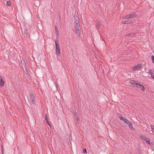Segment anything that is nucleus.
Here are the masks:
<instances>
[{
  "instance_id": "obj_1",
  "label": "nucleus",
  "mask_w": 154,
  "mask_h": 154,
  "mask_svg": "<svg viewBox=\"0 0 154 154\" xmlns=\"http://www.w3.org/2000/svg\"><path fill=\"white\" fill-rule=\"evenodd\" d=\"M58 40H55V44L56 46V52L57 55H60V46L58 44Z\"/></svg>"
},
{
  "instance_id": "obj_2",
  "label": "nucleus",
  "mask_w": 154,
  "mask_h": 154,
  "mask_svg": "<svg viewBox=\"0 0 154 154\" xmlns=\"http://www.w3.org/2000/svg\"><path fill=\"white\" fill-rule=\"evenodd\" d=\"M29 95L30 96V99L32 101V104H35V97L33 94L32 93H30Z\"/></svg>"
},
{
  "instance_id": "obj_3",
  "label": "nucleus",
  "mask_w": 154,
  "mask_h": 154,
  "mask_svg": "<svg viewBox=\"0 0 154 154\" xmlns=\"http://www.w3.org/2000/svg\"><path fill=\"white\" fill-rule=\"evenodd\" d=\"M75 33L78 37H79L80 35V32L79 28L77 26L75 27Z\"/></svg>"
},
{
  "instance_id": "obj_4",
  "label": "nucleus",
  "mask_w": 154,
  "mask_h": 154,
  "mask_svg": "<svg viewBox=\"0 0 154 154\" xmlns=\"http://www.w3.org/2000/svg\"><path fill=\"white\" fill-rule=\"evenodd\" d=\"M141 66V64H138L137 65H135L132 68L133 70H137L139 69Z\"/></svg>"
},
{
  "instance_id": "obj_5",
  "label": "nucleus",
  "mask_w": 154,
  "mask_h": 154,
  "mask_svg": "<svg viewBox=\"0 0 154 154\" xmlns=\"http://www.w3.org/2000/svg\"><path fill=\"white\" fill-rule=\"evenodd\" d=\"M136 87H137L140 88V89L143 91H145V87L141 85L139 83H137Z\"/></svg>"
},
{
  "instance_id": "obj_6",
  "label": "nucleus",
  "mask_w": 154,
  "mask_h": 154,
  "mask_svg": "<svg viewBox=\"0 0 154 154\" xmlns=\"http://www.w3.org/2000/svg\"><path fill=\"white\" fill-rule=\"evenodd\" d=\"M24 34L26 36V37L27 38H29L30 35L28 33V29H24Z\"/></svg>"
},
{
  "instance_id": "obj_7",
  "label": "nucleus",
  "mask_w": 154,
  "mask_h": 154,
  "mask_svg": "<svg viewBox=\"0 0 154 154\" xmlns=\"http://www.w3.org/2000/svg\"><path fill=\"white\" fill-rule=\"evenodd\" d=\"M128 126L129 128L131 130H135V129L133 127V125L132 123L131 122H128Z\"/></svg>"
},
{
  "instance_id": "obj_8",
  "label": "nucleus",
  "mask_w": 154,
  "mask_h": 154,
  "mask_svg": "<svg viewBox=\"0 0 154 154\" xmlns=\"http://www.w3.org/2000/svg\"><path fill=\"white\" fill-rule=\"evenodd\" d=\"M21 66L23 69L24 67L25 68V70H26V63L24 61H21Z\"/></svg>"
},
{
  "instance_id": "obj_9",
  "label": "nucleus",
  "mask_w": 154,
  "mask_h": 154,
  "mask_svg": "<svg viewBox=\"0 0 154 154\" xmlns=\"http://www.w3.org/2000/svg\"><path fill=\"white\" fill-rule=\"evenodd\" d=\"M0 79V87H2L5 84V82L2 77H1Z\"/></svg>"
},
{
  "instance_id": "obj_10",
  "label": "nucleus",
  "mask_w": 154,
  "mask_h": 154,
  "mask_svg": "<svg viewBox=\"0 0 154 154\" xmlns=\"http://www.w3.org/2000/svg\"><path fill=\"white\" fill-rule=\"evenodd\" d=\"M129 15L130 16L129 17H130V18L136 17L137 15V14L136 13H134L129 14Z\"/></svg>"
},
{
  "instance_id": "obj_11",
  "label": "nucleus",
  "mask_w": 154,
  "mask_h": 154,
  "mask_svg": "<svg viewBox=\"0 0 154 154\" xmlns=\"http://www.w3.org/2000/svg\"><path fill=\"white\" fill-rule=\"evenodd\" d=\"M129 82L131 84V85H133L134 86H135V85H136V86L137 85V83H136L135 81L134 80H130L129 81Z\"/></svg>"
},
{
  "instance_id": "obj_12",
  "label": "nucleus",
  "mask_w": 154,
  "mask_h": 154,
  "mask_svg": "<svg viewBox=\"0 0 154 154\" xmlns=\"http://www.w3.org/2000/svg\"><path fill=\"white\" fill-rule=\"evenodd\" d=\"M96 26L97 30L100 29L101 28L100 24L99 22L97 23Z\"/></svg>"
},
{
  "instance_id": "obj_13",
  "label": "nucleus",
  "mask_w": 154,
  "mask_h": 154,
  "mask_svg": "<svg viewBox=\"0 0 154 154\" xmlns=\"http://www.w3.org/2000/svg\"><path fill=\"white\" fill-rule=\"evenodd\" d=\"M140 137L143 140L146 141L147 139L146 137H145L144 135H141L140 136Z\"/></svg>"
},
{
  "instance_id": "obj_14",
  "label": "nucleus",
  "mask_w": 154,
  "mask_h": 154,
  "mask_svg": "<svg viewBox=\"0 0 154 154\" xmlns=\"http://www.w3.org/2000/svg\"><path fill=\"white\" fill-rule=\"evenodd\" d=\"M124 120H123V121L126 124H128V122H130L129 120H128L127 119H126L125 117L124 118Z\"/></svg>"
},
{
  "instance_id": "obj_15",
  "label": "nucleus",
  "mask_w": 154,
  "mask_h": 154,
  "mask_svg": "<svg viewBox=\"0 0 154 154\" xmlns=\"http://www.w3.org/2000/svg\"><path fill=\"white\" fill-rule=\"evenodd\" d=\"M148 73L150 74L151 75H153L154 73V70L152 71L151 69H149V72H148Z\"/></svg>"
},
{
  "instance_id": "obj_16",
  "label": "nucleus",
  "mask_w": 154,
  "mask_h": 154,
  "mask_svg": "<svg viewBox=\"0 0 154 154\" xmlns=\"http://www.w3.org/2000/svg\"><path fill=\"white\" fill-rule=\"evenodd\" d=\"M135 35V33H132L128 34L127 35L128 36H133Z\"/></svg>"
},
{
  "instance_id": "obj_17",
  "label": "nucleus",
  "mask_w": 154,
  "mask_h": 154,
  "mask_svg": "<svg viewBox=\"0 0 154 154\" xmlns=\"http://www.w3.org/2000/svg\"><path fill=\"white\" fill-rule=\"evenodd\" d=\"M147 143L148 144H149L150 145H152V143H150V140L149 139H147L146 140V141Z\"/></svg>"
},
{
  "instance_id": "obj_18",
  "label": "nucleus",
  "mask_w": 154,
  "mask_h": 154,
  "mask_svg": "<svg viewBox=\"0 0 154 154\" xmlns=\"http://www.w3.org/2000/svg\"><path fill=\"white\" fill-rule=\"evenodd\" d=\"M127 24H131L133 23V21L131 20H127L126 21Z\"/></svg>"
},
{
  "instance_id": "obj_19",
  "label": "nucleus",
  "mask_w": 154,
  "mask_h": 154,
  "mask_svg": "<svg viewBox=\"0 0 154 154\" xmlns=\"http://www.w3.org/2000/svg\"><path fill=\"white\" fill-rule=\"evenodd\" d=\"M150 127L151 129V130L154 133V126L152 124L150 125Z\"/></svg>"
},
{
  "instance_id": "obj_20",
  "label": "nucleus",
  "mask_w": 154,
  "mask_h": 154,
  "mask_svg": "<svg viewBox=\"0 0 154 154\" xmlns=\"http://www.w3.org/2000/svg\"><path fill=\"white\" fill-rule=\"evenodd\" d=\"M125 18L127 19H129L130 18V16H129V15H125L124 17Z\"/></svg>"
},
{
  "instance_id": "obj_21",
  "label": "nucleus",
  "mask_w": 154,
  "mask_h": 154,
  "mask_svg": "<svg viewBox=\"0 0 154 154\" xmlns=\"http://www.w3.org/2000/svg\"><path fill=\"white\" fill-rule=\"evenodd\" d=\"M55 86H56V88L57 89V90L58 91H60V89L59 87V86H58V85H57V83L56 84Z\"/></svg>"
},
{
  "instance_id": "obj_22",
  "label": "nucleus",
  "mask_w": 154,
  "mask_h": 154,
  "mask_svg": "<svg viewBox=\"0 0 154 154\" xmlns=\"http://www.w3.org/2000/svg\"><path fill=\"white\" fill-rule=\"evenodd\" d=\"M7 5V6H10L11 5V3L10 1H8L6 2Z\"/></svg>"
},
{
  "instance_id": "obj_23",
  "label": "nucleus",
  "mask_w": 154,
  "mask_h": 154,
  "mask_svg": "<svg viewBox=\"0 0 154 154\" xmlns=\"http://www.w3.org/2000/svg\"><path fill=\"white\" fill-rule=\"evenodd\" d=\"M46 121H47V124H48V125L50 127H51V126L49 124V122L47 119V117H46Z\"/></svg>"
},
{
  "instance_id": "obj_24",
  "label": "nucleus",
  "mask_w": 154,
  "mask_h": 154,
  "mask_svg": "<svg viewBox=\"0 0 154 154\" xmlns=\"http://www.w3.org/2000/svg\"><path fill=\"white\" fill-rule=\"evenodd\" d=\"M55 32L56 34H57V33H58V31L57 27L55 26Z\"/></svg>"
},
{
  "instance_id": "obj_25",
  "label": "nucleus",
  "mask_w": 154,
  "mask_h": 154,
  "mask_svg": "<svg viewBox=\"0 0 154 154\" xmlns=\"http://www.w3.org/2000/svg\"><path fill=\"white\" fill-rule=\"evenodd\" d=\"M151 58L153 63H154V56L153 55L152 56Z\"/></svg>"
},
{
  "instance_id": "obj_26",
  "label": "nucleus",
  "mask_w": 154,
  "mask_h": 154,
  "mask_svg": "<svg viewBox=\"0 0 154 154\" xmlns=\"http://www.w3.org/2000/svg\"><path fill=\"white\" fill-rule=\"evenodd\" d=\"M79 23V20L75 18V23Z\"/></svg>"
},
{
  "instance_id": "obj_27",
  "label": "nucleus",
  "mask_w": 154,
  "mask_h": 154,
  "mask_svg": "<svg viewBox=\"0 0 154 154\" xmlns=\"http://www.w3.org/2000/svg\"><path fill=\"white\" fill-rule=\"evenodd\" d=\"M1 149L2 150V154H4V153H3L4 148H3V145H2V146H1Z\"/></svg>"
},
{
  "instance_id": "obj_28",
  "label": "nucleus",
  "mask_w": 154,
  "mask_h": 154,
  "mask_svg": "<svg viewBox=\"0 0 154 154\" xmlns=\"http://www.w3.org/2000/svg\"><path fill=\"white\" fill-rule=\"evenodd\" d=\"M83 153H87V151H86V149H83Z\"/></svg>"
},
{
  "instance_id": "obj_29",
  "label": "nucleus",
  "mask_w": 154,
  "mask_h": 154,
  "mask_svg": "<svg viewBox=\"0 0 154 154\" xmlns=\"http://www.w3.org/2000/svg\"><path fill=\"white\" fill-rule=\"evenodd\" d=\"M124 117H120V119L121 120H122V121H123V120H124Z\"/></svg>"
},
{
  "instance_id": "obj_30",
  "label": "nucleus",
  "mask_w": 154,
  "mask_h": 154,
  "mask_svg": "<svg viewBox=\"0 0 154 154\" xmlns=\"http://www.w3.org/2000/svg\"><path fill=\"white\" fill-rule=\"evenodd\" d=\"M126 21L127 20H125L124 21H123L122 23H123V24H125V23H127V22H126Z\"/></svg>"
},
{
  "instance_id": "obj_31",
  "label": "nucleus",
  "mask_w": 154,
  "mask_h": 154,
  "mask_svg": "<svg viewBox=\"0 0 154 154\" xmlns=\"http://www.w3.org/2000/svg\"><path fill=\"white\" fill-rule=\"evenodd\" d=\"M151 77H152L153 79H154V73L153 75H151Z\"/></svg>"
},
{
  "instance_id": "obj_32",
  "label": "nucleus",
  "mask_w": 154,
  "mask_h": 154,
  "mask_svg": "<svg viewBox=\"0 0 154 154\" xmlns=\"http://www.w3.org/2000/svg\"><path fill=\"white\" fill-rule=\"evenodd\" d=\"M78 23H75V27L77 26L78 27Z\"/></svg>"
},
{
  "instance_id": "obj_33",
  "label": "nucleus",
  "mask_w": 154,
  "mask_h": 154,
  "mask_svg": "<svg viewBox=\"0 0 154 154\" xmlns=\"http://www.w3.org/2000/svg\"><path fill=\"white\" fill-rule=\"evenodd\" d=\"M26 74H27V76H29V74L28 72H26Z\"/></svg>"
},
{
  "instance_id": "obj_34",
  "label": "nucleus",
  "mask_w": 154,
  "mask_h": 154,
  "mask_svg": "<svg viewBox=\"0 0 154 154\" xmlns=\"http://www.w3.org/2000/svg\"><path fill=\"white\" fill-rule=\"evenodd\" d=\"M122 117V116L121 115H120L119 116V117L120 118V117Z\"/></svg>"
},
{
  "instance_id": "obj_35",
  "label": "nucleus",
  "mask_w": 154,
  "mask_h": 154,
  "mask_svg": "<svg viewBox=\"0 0 154 154\" xmlns=\"http://www.w3.org/2000/svg\"><path fill=\"white\" fill-rule=\"evenodd\" d=\"M77 120H79L78 118V117H77Z\"/></svg>"
}]
</instances>
